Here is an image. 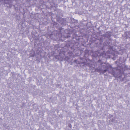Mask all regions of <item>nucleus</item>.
Returning <instances> with one entry per match:
<instances>
[{
    "label": "nucleus",
    "instance_id": "1",
    "mask_svg": "<svg viewBox=\"0 0 130 130\" xmlns=\"http://www.w3.org/2000/svg\"><path fill=\"white\" fill-rule=\"evenodd\" d=\"M98 62L101 64L98 69H96V71L104 73L108 71V72L111 73L116 77L118 78L121 76V72L120 70L117 69L116 68H113L109 63L102 65L103 63L100 60H99Z\"/></svg>",
    "mask_w": 130,
    "mask_h": 130
},
{
    "label": "nucleus",
    "instance_id": "2",
    "mask_svg": "<svg viewBox=\"0 0 130 130\" xmlns=\"http://www.w3.org/2000/svg\"><path fill=\"white\" fill-rule=\"evenodd\" d=\"M2 1L4 3L5 6L8 7H12V0H2Z\"/></svg>",
    "mask_w": 130,
    "mask_h": 130
},
{
    "label": "nucleus",
    "instance_id": "3",
    "mask_svg": "<svg viewBox=\"0 0 130 130\" xmlns=\"http://www.w3.org/2000/svg\"><path fill=\"white\" fill-rule=\"evenodd\" d=\"M60 21V22L61 23V24H63L64 25H66L67 23L68 22L66 21V19L64 18L61 19L60 20H59Z\"/></svg>",
    "mask_w": 130,
    "mask_h": 130
},
{
    "label": "nucleus",
    "instance_id": "4",
    "mask_svg": "<svg viewBox=\"0 0 130 130\" xmlns=\"http://www.w3.org/2000/svg\"><path fill=\"white\" fill-rule=\"evenodd\" d=\"M111 32L109 31H108L106 32L104 34V36L105 37H106L109 39L111 36Z\"/></svg>",
    "mask_w": 130,
    "mask_h": 130
},
{
    "label": "nucleus",
    "instance_id": "5",
    "mask_svg": "<svg viewBox=\"0 0 130 130\" xmlns=\"http://www.w3.org/2000/svg\"><path fill=\"white\" fill-rule=\"evenodd\" d=\"M110 41L109 39L106 40V41L103 43L104 46H106L109 45L110 43Z\"/></svg>",
    "mask_w": 130,
    "mask_h": 130
},
{
    "label": "nucleus",
    "instance_id": "6",
    "mask_svg": "<svg viewBox=\"0 0 130 130\" xmlns=\"http://www.w3.org/2000/svg\"><path fill=\"white\" fill-rule=\"evenodd\" d=\"M70 127V128H71V125L70 124H69L68 125Z\"/></svg>",
    "mask_w": 130,
    "mask_h": 130
},
{
    "label": "nucleus",
    "instance_id": "7",
    "mask_svg": "<svg viewBox=\"0 0 130 130\" xmlns=\"http://www.w3.org/2000/svg\"><path fill=\"white\" fill-rule=\"evenodd\" d=\"M58 0V2H60L61 1V0ZM54 1H55V2H55V0H54Z\"/></svg>",
    "mask_w": 130,
    "mask_h": 130
},
{
    "label": "nucleus",
    "instance_id": "8",
    "mask_svg": "<svg viewBox=\"0 0 130 130\" xmlns=\"http://www.w3.org/2000/svg\"><path fill=\"white\" fill-rule=\"evenodd\" d=\"M71 20L72 21H75V19H74L73 18H71Z\"/></svg>",
    "mask_w": 130,
    "mask_h": 130
},
{
    "label": "nucleus",
    "instance_id": "9",
    "mask_svg": "<svg viewBox=\"0 0 130 130\" xmlns=\"http://www.w3.org/2000/svg\"><path fill=\"white\" fill-rule=\"evenodd\" d=\"M53 2H55L54 0H52Z\"/></svg>",
    "mask_w": 130,
    "mask_h": 130
},
{
    "label": "nucleus",
    "instance_id": "10",
    "mask_svg": "<svg viewBox=\"0 0 130 130\" xmlns=\"http://www.w3.org/2000/svg\"><path fill=\"white\" fill-rule=\"evenodd\" d=\"M34 56V55H33L32 56Z\"/></svg>",
    "mask_w": 130,
    "mask_h": 130
},
{
    "label": "nucleus",
    "instance_id": "11",
    "mask_svg": "<svg viewBox=\"0 0 130 130\" xmlns=\"http://www.w3.org/2000/svg\"><path fill=\"white\" fill-rule=\"evenodd\" d=\"M75 22L74 21V22Z\"/></svg>",
    "mask_w": 130,
    "mask_h": 130
}]
</instances>
